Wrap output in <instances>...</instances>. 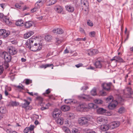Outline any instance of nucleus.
<instances>
[{"label": "nucleus", "mask_w": 133, "mask_h": 133, "mask_svg": "<svg viewBox=\"0 0 133 133\" xmlns=\"http://www.w3.org/2000/svg\"><path fill=\"white\" fill-rule=\"evenodd\" d=\"M111 85V83H104L102 84V86L104 89L106 90L109 91L110 89Z\"/></svg>", "instance_id": "14"}, {"label": "nucleus", "mask_w": 133, "mask_h": 133, "mask_svg": "<svg viewBox=\"0 0 133 133\" xmlns=\"http://www.w3.org/2000/svg\"><path fill=\"white\" fill-rule=\"evenodd\" d=\"M120 124V122L119 121H116L111 123L109 125L110 127L113 129L118 127Z\"/></svg>", "instance_id": "12"}, {"label": "nucleus", "mask_w": 133, "mask_h": 133, "mask_svg": "<svg viewBox=\"0 0 133 133\" xmlns=\"http://www.w3.org/2000/svg\"><path fill=\"white\" fill-rule=\"evenodd\" d=\"M7 21H6L5 23L8 25H10L12 23L10 20L9 18H8V19H7Z\"/></svg>", "instance_id": "46"}, {"label": "nucleus", "mask_w": 133, "mask_h": 133, "mask_svg": "<svg viewBox=\"0 0 133 133\" xmlns=\"http://www.w3.org/2000/svg\"><path fill=\"white\" fill-rule=\"evenodd\" d=\"M125 110L123 107L120 108L118 110V112L120 114H122L125 112Z\"/></svg>", "instance_id": "37"}, {"label": "nucleus", "mask_w": 133, "mask_h": 133, "mask_svg": "<svg viewBox=\"0 0 133 133\" xmlns=\"http://www.w3.org/2000/svg\"><path fill=\"white\" fill-rule=\"evenodd\" d=\"M28 127L30 131H33L34 128V125H31L30 127Z\"/></svg>", "instance_id": "53"}, {"label": "nucleus", "mask_w": 133, "mask_h": 133, "mask_svg": "<svg viewBox=\"0 0 133 133\" xmlns=\"http://www.w3.org/2000/svg\"><path fill=\"white\" fill-rule=\"evenodd\" d=\"M110 128L109 125L108 124L103 125H101L100 127L101 130L105 131L108 130Z\"/></svg>", "instance_id": "16"}, {"label": "nucleus", "mask_w": 133, "mask_h": 133, "mask_svg": "<svg viewBox=\"0 0 133 133\" xmlns=\"http://www.w3.org/2000/svg\"><path fill=\"white\" fill-rule=\"evenodd\" d=\"M47 1L49 2V3L48 4L47 3V5L50 6L55 3L56 2L57 0H47Z\"/></svg>", "instance_id": "30"}, {"label": "nucleus", "mask_w": 133, "mask_h": 133, "mask_svg": "<svg viewBox=\"0 0 133 133\" xmlns=\"http://www.w3.org/2000/svg\"><path fill=\"white\" fill-rule=\"evenodd\" d=\"M113 98L111 96H110L106 99V102L109 104L111 103L113 101Z\"/></svg>", "instance_id": "26"}, {"label": "nucleus", "mask_w": 133, "mask_h": 133, "mask_svg": "<svg viewBox=\"0 0 133 133\" xmlns=\"http://www.w3.org/2000/svg\"><path fill=\"white\" fill-rule=\"evenodd\" d=\"M94 102L97 104H102L103 103V101L100 99H96L94 101Z\"/></svg>", "instance_id": "38"}, {"label": "nucleus", "mask_w": 133, "mask_h": 133, "mask_svg": "<svg viewBox=\"0 0 133 133\" xmlns=\"http://www.w3.org/2000/svg\"><path fill=\"white\" fill-rule=\"evenodd\" d=\"M61 111L58 109H56L53 112L52 116L54 118H57L61 115Z\"/></svg>", "instance_id": "11"}, {"label": "nucleus", "mask_w": 133, "mask_h": 133, "mask_svg": "<svg viewBox=\"0 0 133 133\" xmlns=\"http://www.w3.org/2000/svg\"><path fill=\"white\" fill-rule=\"evenodd\" d=\"M4 32H5V29L0 30V36L2 35L3 36Z\"/></svg>", "instance_id": "51"}, {"label": "nucleus", "mask_w": 133, "mask_h": 133, "mask_svg": "<svg viewBox=\"0 0 133 133\" xmlns=\"http://www.w3.org/2000/svg\"><path fill=\"white\" fill-rule=\"evenodd\" d=\"M78 97L80 99H83L86 101H90L92 99V97L89 95H85L83 94L78 96Z\"/></svg>", "instance_id": "13"}, {"label": "nucleus", "mask_w": 133, "mask_h": 133, "mask_svg": "<svg viewBox=\"0 0 133 133\" xmlns=\"http://www.w3.org/2000/svg\"><path fill=\"white\" fill-rule=\"evenodd\" d=\"M65 102L67 104H71L73 102V101L72 99H65Z\"/></svg>", "instance_id": "44"}, {"label": "nucleus", "mask_w": 133, "mask_h": 133, "mask_svg": "<svg viewBox=\"0 0 133 133\" xmlns=\"http://www.w3.org/2000/svg\"><path fill=\"white\" fill-rule=\"evenodd\" d=\"M87 133H96L95 132L92 130H89L87 131Z\"/></svg>", "instance_id": "63"}, {"label": "nucleus", "mask_w": 133, "mask_h": 133, "mask_svg": "<svg viewBox=\"0 0 133 133\" xmlns=\"http://www.w3.org/2000/svg\"><path fill=\"white\" fill-rule=\"evenodd\" d=\"M68 129V128L66 127L65 126H63L62 127V129L66 133V132L67 131V129Z\"/></svg>", "instance_id": "57"}, {"label": "nucleus", "mask_w": 133, "mask_h": 133, "mask_svg": "<svg viewBox=\"0 0 133 133\" xmlns=\"http://www.w3.org/2000/svg\"><path fill=\"white\" fill-rule=\"evenodd\" d=\"M64 119L62 117L58 118L56 120V122L59 125H62L63 123Z\"/></svg>", "instance_id": "21"}, {"label": "nucleus", "mask_w": 133, "mask_h": 133, "mask_svg": "<svg viewBox=\"0 0 133 133\" xmlns=\"http://www.w3.org/2000/svg\"><path fill=\"white\" fill-rule=\"evenodd\" d=\"M87 52L89 55L91 56L97 54L98 51L97 49H91L87 50Z\"/></svg>", "instance_id": "15"}, {"label": "nucleus", "mask_w": 133, "mask_h": 133, "mask_svg": "<svg viewBox=\"0 0 133 133\" xmlns=\"http://www.w3.org/2000/svg\"><path fill=\"white\" fill-rule=\"evenodd\" d=\"M36 99L39 101V103L41 105H43L42 103L43 101V98L41 97L38 96L37 97Z\"/></svg>", "instance_id": "29"}, {"label": "nucleus", "mask_w": 133, "mask_h": 133, "mask_svg": "<svg viewBox=\"0 0 133 133\" xmlns=\"http://www.w3.org/2000/svg\"><path fill=\"white\" fill-rule=\"evenodd\" d=\"M52 36L49 35H46L45 37V39L47 41H49L52 39Z\"/></svg>", "instance_id": "32"}, {"label": "nucleus", "mask_w": 133, "mask_h": 133, "mask_svg": "<svg viewBox=\"0 0 133 133\" xmlns=\"http://www.w3.org/2000/svg\"><path fill=\"white\" fill-rule=\"evenodd\" d=\"M90 34V36L91 37H94L95 36V31H92L91 32Z\"/></svg>", "instance_id": "59"}, {"label": "nucleus", "mask_w": 133, "mask_h": 133, "mask_svg": "<svg viewBox=\"0 0 133 133\" xmlns=\"http://www.w3.org/2000/svg\"><path fill=\"white\" fill-rule=\"evenodd\" d=\"M65 8L69 12H72L74 10V7L71 6H65Z\"/></svg>", "instance_id": "24"}, {"label": "nucleus", "mask_w": 133, "mask_h": 133, "mask_svg": "<svg viewBox=\"0 0 133 133\" xmlns=\"http://www.w3.org/2000/svg\"><path fill=\"white\" fill-rule=\"evenodd\" d=\"M72 133H80V132L77 129L74 128L72 130Z\"/></svg>", "instance_id": "41"}, {"label": "nucleus", "mask_w": 133, "mask_h": 133, "mask_svg": "<svg viewBox=\"0 0 133 133\" xmlns=\"http://www.w3.org/2000/svg\"><path fill=\"white\" fill-rule=\"evenodd\" d=\"M103 62L100 58L96 59L94 63V65L96 68H101L102 66Z\"/></svg>", "instance_id": "6"}, {"label": "nucleus", "mask_w": 133, "mask_h": 133, "mask_svg": "<svg viewBox=\"0 0 133 133\" xmlns=\"http://www.w3.org/2000/svg\"><path fill=\"white\" fill-rule=\"evenodd\" d=\"M100 93L102 96H105L107 95L106 92L103 91H102Z\"/></svg>", "instance_id": "62"}, {"label": "nucleus", "mask_w": 133, "mask_h": 133, "mask_svg": "<svg viewBox=\"0 0 133 133\" xmlns=\"http://www.w3.org/2000/svg\"><path fill=\"white\" fill-rule=\"evenodd\" d=\"M43 5V2L41 1H39L37 2L35 4V5L37 6L39 8Z\"/></svg>", "instance_id": "31"}, {"label": "nucleus", "mask_w": 133, "mask_h": 133, "mask_svg": "<svg viewBox=\"0 0 133 133\" xmlns=\"http://www.w3.org/2000/svg\"><path fill=\"white\" fill-rule=\"evenodd\" d=\"M7 133H16L17 132L14 131H12L11 129H8L6 130Z\"/></svg>", "instance_id": "49"}, {"label": "nucleus", "mask_w": 133, "mask_h": 133, "mask_svg": "<svg viewBox=\"0 0 133 133\" xmlns=\"http://www.w3.org/2000/svg\"><path fill=\"white\" fill-rule=\"evenodd\" d=\"M53 65L52 64H46L45 65H41V67L42 68H44L45 69L48 67H50L51 66Z\"/></svg>", "instance_id": "43"}, {"label": "nucleus", "mask_w": 133, "mask_h": 133, "mask_svg": "<svg viewBox=\"0 0 133 133\" xmlns=\"http://www.w3.org/2000/svg\"><path fill=\"white\" fill-rule=\"evenodd\" d=\"M91 93L92 95L95 96L96 94V90L95 89H93L91 91Z\"/></svg>", "instance_id": "47"}, {"label": "nucleus", "mask_w": 133, "mask_h": 133, "mask_svg": "<svg viewBox=\"0 0 133 133\" xmlns=\"http://www.w3.org/2000/svg\"><path fill=\"white\" fill-rule=\"evenodd\" d=\"M97 122L100 124L106 123H108V120L107 117L101 116L97 118Z\"/></svg>", "instance_id": "4"}, {"label": "nucleus", "mask_w": 133, "mask_h": 133, "mask_svg": "<svg viewBox=\"0 0 133 133\" xmlns=\"http://www.w3.org/2000/svg\"><path fill=\"white\" fill-rule=\"evenodd\" d=\"M1 56L2 58H4L6 62H9L11 60V56L9 55L7 52H3Z\"/></svg>", "instance_id": "8"}, {"label": "nucleus", "mask_w": 133, "mask_h": 133, "mask_svg": "<svg viewBox=\"0 0 133 133\" xmlns=\"http://www.w3.org/2000/svg\"><path fill=\"white\" fill-rule=\"evenodd\" d=\"M81 4L83 7L82 9L86 11L89 8V3L87 0H81Z\"/></svg>", "instance_id": "7"}, {"label": "nucleus", "mask_w": 133, "mask_h": 133, "mask_svg": "<svg viewBox=\"0 0 133 133\" xmlns=\"http://www.w3.org/2000/svg\"><path fill=\"white\" fill-rule=\"evenodd\" d=\"M77 110L80 111L85 112L89 111V108L87 105L85 103L81 104L77 108Z\"/></svg>", "instance_id": "3"}, {"label": "nucleus", "mask_w": 133, "mask_h": 133, "mask_svg": "<svg viewBox=\"0 0 133 133\" xmlns=\"http://www.w3.org/2000/svg\"><path fill=\"white\" fill-rule=\"evenodd\" d=\"M3 70L4 68L3 66L0 65V75L3 73Z\"/></svg>", "instance_id": "54"}, {"label": "nucleus", "mask_w": 133, "mask_h": 133, "mask_svg": "<svg viewBox=\"0 0 133 133\" xmlns=\"http://www.w3.org/2000/svg\"><path fill=\"white\" fill-rule=\"evenodd\" d=\"M88 122V119L85 117L79 118L78 120V122L81 125L86 124Z\"/></svg>", "instance_id": "9"}, {"label": "nucleus", "mask_w": 133, "mask_h": 133, "mask_svg": "<svg viewBox=\"0 0 133 133\" xmlns=\"http://www.w3.org/2000/svg\"><path fill=\"white\" fill-rule=\"evenodd\" d=\"M111 61L116 60V61L123 62V60L122 58L119 56L114 57L113 58L111 59Z\"/></svg>", "instance_id": "22"}, {"label": "nucleus", "mask_w": 133, "mask_h": 133, "mask_svg": "<svg viewBox=\"0 0 133 133\" xmlns=\"http://www.w3.org/2000/svg\"><path fill=\"white\" fill-rule=\"evenodd\" d=\"M10 32L9 31L5 30V32H4L3 37V38L6 37L10 35Z\"/></svg>", "instance_id": "34"}, {"label": "nucleus", "mask_w": 133, "mask_h": 133, "mask_svg": "<svg viewBox=\"0 0 133 133\" xmlns=\"http://www.w3.org/2000/svg\"><path fill=\"white\" fill-rule=\"evenodd\" d=\"M24 21L22 19H19L16 21L15 24L18 26H22L24 25Z\"/></svg>", "instance_id": "17"}, {"label": "nucleus", "mask_w": 133, "mask_h": 133, "mask_svg": "<svg viewBox=\"0 0 133 133\" xmlns=\"http://www.w3.org/2000/svg\"><path fill=\"white\" fill-rule=\"evenodd\" d=\"M61 109L64 111H66L69 110L70 109V107L67 105H63L61 107Z\"/></svg>", "instance_id": "23"}, {"label": "nucleus", "mask_w": 133, "mask_h": 133, "mask_svg": "<svg viewBox=\"0 0 133 133\" xmlns=\"http://www.w3.org/2000/svg\"><path fill=\"white\" fill-rule=\"evenodd\" d=\"M34 34V32L32 31H29L24 35V37L25 39H27Z\"/></svg>", "instance_id": "19"}, {"label": "nucleus", "mask_w": 133, "mask_h": 133, "mask_svg": "<svg viewBox=\"0 0 133 133\" xmlns=\"http://www.w3.org/2000/svg\"><path fill=\"white\" fill-rule=\"evenodd\" d=\"M88 88V87L87 86H84L82 87L81 89V90H83V92H84Z\"/></svg>", "instance_id": "55"}, {"label": "nucleus", "mask_w": 133, "mask_h": 133, "mask_svg": "<svg viewBox=\"0 0 133 133\" xmlns=\"http://www.w3.org/2000/svg\"><path fill=\"white\" fill-rule=\"evenodd\" d=\"M123 92L124 95L123 97L124 98H127L129 97L130 96V95L133 93L131 88L130 87H127Z\"/></svg>", "instance_id": "2"}, {"label": "nucleus", "mask_w": 133, "mask_h": 133, "mask_svg": "<svg viewBox=\"0 0 133 133\" xmlns=\"http://www.w3.org/2000/svg\"><path fill=\"white\" fill-rule=\"evenodd\" d=\"M87 24L88 25L90 26H92L93 25V23L90 20L87 21Z\"/></svg>", "instance_id": "45"}, {"label": "nucleus", "mask_w": 133, "mask_h": 133, "mask_svg": "<svg viewBox=\"0 0 133 133\" xmlns=\"http://www.w3.org/2000/svg\"><path fill=\"white\" fill-rule=\"evenodd\" d=\"M53 32L54 33L59 34H62L63 32V31L61 28H58L54 29Z\"/></svg>", "instance_id": "18"}, {"label": "nucleus", "mask_w": 133, "mask_h": 133, "mask_svg": "<svg viewBox=\"0 0 133 133\" xmlns=\"http://www.w3.org/2000/svg\"><path fill=\"white\" fill-rule=\"evenodd\" d=\"M56 43H57L58 44H60L61 43L62 41V40L61 39H59V38H56Z\"/></svg>", "instance_id": "50"}, {"label": "nucleus", "mask_w": 133, "mask_h": 133, "mask_svg": "<svg viewBox=\"0 0 133 133\" xmlns=\"http://www.w3.org/2000/svg\"><path fill=\"white\" fill-rule=\"evenodd\" d=\"M11 104L13 106H16L17 105V103L16 102H12Z\"/></svg>", "instance_id": "64"}, {"label": "nucleus", "mask_w": 133, "mask_h": 133, "mask_svg": "<svg viewBox=\"0 0 133 133\" xmlns=\"http://www.w3.org/2000/svg\"><path fill=\"white\" fill-rule=\"evenodd\" d=\"M54 9L58 13L61 12L63 10L62 8L59 6H55Z\"/></svg>", "instance_id": "28"}, {"label": "nucleus", "mask_w": 133, "mask_h": 133, "mask_svg": "<svg viewBox=\"0 0 133 133\" xmlns=\"http://www.w3.org/2000/svg\"><path fill=\"white\" fill-rule=\"evenodd\" d=\"M6 112L5 109L3 107H0V112L2 114H4Z\"/></svg>", "instance_id": "39"}, {"label": "nucleus", "mask_w": 133, "mask_h": 133, "mask_svg": "<svg viewBox=\"0 0 133 133\" xmlns=\"http://www.w3.org/2000/svg\"><path fill=\"white\" fill-rule=\"evenodd\" d=\"M8 51L9 54L11 55H15L17 52V50L16 49L12 46L9 47L8 48Z\"/></svg>", "instance_id": "10"}, {"label": "nucleus", "mask_w": 133, "mask_h": 133, "mask_svg": "<svg viewBox=\"0 0 133 133\" xmlns=\"http://www.w3.org/2000/svg\"><path fill=\"white\" fill-rule=\"evenodd\" d=\"M106 110L103 108H100L97 109V112L99 114H103L106 112Z\"/></svg>", "instance_id": "27"}, {"label": "nucleus", "mask_w": 133, "mask_h": 133, "mask_svg": "<svg viewBox=\"0 0 133 133\" xmlns=\"http://www.w3.org/2000/svg\"><path fill=\"white\" fill-rule=\"evenodd\" d=\"M23 82L25 83L26 85H28L32 83V81L28 79H26L24 80Z\"/></svg>", "instance_id": "33"}, {"label": "nucleus", "mask_w": 133, "mask_h": 133, "mask_svg": "<svg viewBox=\"0 0 133 133\" xmlns=\"http://www.w3.org/2000/svg\"><path fill=\"white\" fill-rule=\"evenodd\" d=\"M7 5L6 3H0V7L2 9H4Z\"/></svg>", "instance_id": "40"}, {"label": "nucleus", "mask_w": 133, "mask_h": 133, "mask_svg": "<svg viewBox=\"0 0 133 133\" xmlns=\"http://www.w3.org/2000/svg\"><path fill=\"white\" fill-rule=\"evenodd\" d=\"M68 117L70 119H73L75 118V116L73 113H70L68 115Z\"/></svg>", "instance_id": "35"}, {"label": "nucleus", "mask_w": 133, "mask_h": 133, "mask_svg": "<svg viewBox=\"0 0 133 133\" xmlns=\"http://www.w3.org/2000/svg\"><path fill=\"white\" fill-rule=\"evenodd\" d=\"M68 129V128L66 127L65 126H63L62 127V129L66 133V132L67 131V129Z\"/></svg>", "instance_id": "58"}, {"label": "nucleus", "mask_w": 133, "mask_h": 133, "mask_svg": "<svg viewBox=\"0 0 133 133\" xmlns=\"http://www.w3.org/2000/svg\"><path fill=\"white\" fill-rule=\"evenodd\" d=\"M34 24V22L32 21H28L26 22L25 24V27L27 28H29L32 26Z\"/></svg>", "instance_id": "20"}, {"label": "nucleus", "mask_w": 133, "mask_h": 133, "mask_svg": "<svg viewBox=\"0 0 133 133\" xmlns=\"http://www.w3.org/2000/svg\"><path fill=\"white\" fill-rule=\"evenodd\" d=\"M50 89H48L46 90L45 93H43V94H48L49 93H50Z\"/></svg>", "instance_id": "61"}, {"label": "nucleus", "mask_w": 133, "mask_h": 133, "mask_svg": "<svg viewBox=\"0 0 133 133\" xmlns=\"http://www.w3.org/2000/svg\"><path fill=\"white\" fill-rule=\"evenodd\" d=\"M39 9V7H38L37 6H35V7L34 8L31 10V12L32 13L34 12L38 11Z\"/></svg>", "instance_id": "42"}, {"label": "nucleus", "mask_w": 133, "mask_h": 133, "mask_svg": "<svg viewBox=\"0 0 133 133\" xmlns=\"http://www.w3.org/2000/svg\"><path fill=\"white\" fill-rule=\"evenodd\" d=\"M116 106V105L114 104L109 103L108 105V107L110 109H114Z\"/></svg>", "instance_id": "36"}, {"label": "nucleus", "mask_w": 133, "mask_h": 133, "mask_svg": "<svg viewBox=\"0 0 133 133\" xmlns=\"http://www.w3.org/2000/svg\"><path fill=\"white\" fill-rule=\"evenodd\" d=\"M83 64L81 63H79L75 65V66L77 68H79L80 67L82 66Z\"/></svg>", "instance_id": "60"}, {"label": "nucleus", "mask_w": 133, "mask_h": 133, "mask_svg": "<svg viewBox=\"0 0 133 133\" xmlns=\"http://www.w3.org/2000/svg\"><path fill=\"white\" fill-rule=\"evenodd\" d=\"M21 3H16L15 4V6L16 8L20 9L21 8Z\"/></svg>", "instance_id": "48"}, {"label": "nucleus", "mask_w": 133, "mask_h": 133, "mask_svg": "<svg viewBox=\"0 0 133 133\" xmlns=\"http://www.w3.org/2000/svg\"><path fill=\"white\" fill-rule=\"evenodd\" d=\"M35 41V39L33 38L28 39L25 43L26 47L34 51H38L41 50L42 47V45L39 43H34Z\"/></svg>", "instance_id": "1"}, {"label": "nucleus", "mask_w": 133, "mask_h": 133, "mask_svg": "<svg viewBox=\"0 0 133 133\" xmlns=\"http://www.w3.org/2000/svg\"><path fill=\"white\" fill-rule=\"evenodd\" d=\"M8 17L6 16H3L2 19L3 20V22L5 23L6 22V21L7 19H8Z\"/></svg>", "instance_id": "52"}, {"label": "nucleus", "mask_w": 133, "mask_h": 133, "mask_svg": "<svg viewBox=\"0 0 133 133\" xmlns=\"http://www.w3.org/2000/svg\"><path fill=\"white\" fill-rule=\"evenodd\" d=\"M29 131V127H26L25 128L23 131L24 133H28Z\"/></svg>", "instance_id": "56"}, {"label": "nucleus", "mask_w": 133, "mask_h": 133, "mask_svg": "<svg viewBox=\"0 0 133 133\" xmlns=\"http://www.w3.org/2000/svg\"><path fill=\"white\" fill-rule=\"evenodd\" d=\"M89 109H96L97 107V106L94 104L93 103H89L88 104Z\"/></svg>", "instance_id": "25"}, {"label": "nucleus", "mask_w": 133, "mask_h": 133, "mask_svg": "<svg viewBox=\"0 0 133 133\" xmlns=\"http://www.w3.org/2000/svg\"><path fill=\"white\" fill-rule=\"evenodd\" d=\"M23 101L25 102V103L21 104L22 107L24 108L26 111L31 110L32 109L31 107L29 106L30 102L25 99H24Z\"/></svg>", "instance_id": "5"}]
</instances>
